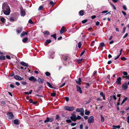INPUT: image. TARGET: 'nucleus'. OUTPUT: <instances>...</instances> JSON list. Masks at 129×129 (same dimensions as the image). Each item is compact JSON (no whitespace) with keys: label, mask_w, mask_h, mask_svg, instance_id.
Segmentation results:
<instances>
[{"label":"nucleus","mask_w":129,"mask_h":129,"mask_svg":"<svg viewBox=\"0 0 129 129\" xmlns=\"http://www.w3.org/2000/svg\"><path fill=\"white\" fill-rule=\"evenodd\" d=\"M2 9L4 13L5 14L8 15L10 14V10L7 3H4L3 4Z\"/></svg>","instance_id":"1"},{"label":"nucleus","mask_w":129,"mask_h":129,"mask_svg":"<svg viewBox=\"0 0 129 129\" xmlns=\"http://www.w3.org/2000/svg\"><path fill=\"white\" fill-rule=\"evenodd\" d=\"M64 109L66 110H67L69 111H73L75 108L73 107H69L67 106H66L64 107Z\"/></svg>","instance_id":"2"},{"label":"nucleus","mask_w":129,"mask_h":129,"mask_svg":"<svg viewBox=\"0 0 129 129\" xmlns=\"http://www.w3.org/2000/svg\"><path fill=\"white\" fill-rule=\"evenodd\" d=\"M88 122L89 123L94 122V118L93 116H91L89 118Z\"/></svg>","instance_id":"3"},{"label":"nucleus","mask_w":129,"mask_h":129,"mask_svg":"<svg viewBox=\"0 0 129 129\" xmlns=\"http://www.w3.org/2000/svg\"><path fill=\"white\" fill-rule=\"evenodd\" d=\"M123 89L124 90H126L128 88V85L126 82L124 83L122 86Z\"/></svg>","instance_id":"4"},{"label":"nucleus","mask_w":129,"mask_h":129,"mask_svg":"<svg viewBox=\"0 0 129 129\" xmlns=\"http://www.w3.org/2000/svg\"><path fill=\"white\" fill-rule=\"evenodd\" d=\"M8 117L9 119H12L14 117V116L12 113L10 112L8 114Z\"/></svg>","instance_id":"5"},{"label":"nucleus","mask_w":129,"mask_h":129,"mask_svg":"<svg viewBox=\"0 0 129 129\" xmlns=\"http://www.w3.org/2000/svg\"><path fill=\"white\" fill-rule=\"evenodd\" d=\"M67 31V29L66 28V27L64 26H62L61 29L60 31V33L61 34H62L64 32H66Z\"/></svg>","instance_id":"6"},{"label":"nucleus","mask_w":129,"mask_h":129,"mask_svg":"<svg viewBox=\"0 0 129 129\" xmlns=\"http://www.w3.org/2000/svg\"><path fill=\"white\" fill-rule=\"evenodd\" d=\"M29 80L31 81H33L34 82L37 81V79L36 78L33 76H32L29 78Z\"/></svg>","instance_id":"7"},{"label":"nucleus","mask_w":129,"mask_h":129,"mask_svg":"<svg viewBox=\"0 0 129 129\" xmlns=\"http://www.w3.org/2000/svg\"><path fill=\"white\" fill-rule=\"evenodd\" d=\"M121 77H118L116 81V83L118 84L119 85L121 83Z\"/></svg>","instance_id":"8"},{"label":"nucleus","mask_w":129,"mask_h":129,"mask_svg":"<svg viewBox=\"0 0 129 129\" xmlns=\"http://www.w3.org/2000/svg\"><path fill=\"white\" fill-rule=\"evenodd\" d=\"M71 119L74 121H76L77 120L76 116L75 115H72L71 117Z\"/></svg>","instance_id":"9"},{"label":"nucleus","mask_w":129,"mask_h":129,"mask_svg":"<svg viewBox=\"0 0 129 129\" xmlns=\"http://www.w3.org/2000/svg\"><path fill=\"white\" fill-rule=\"evenodd\" d=\"M14 78L17 80H21L22 79L21 77L19 76L16 75L14 76Z\"/></svg>","instance_id":"10"},{"label":"nucleus","mask_w":129,"mask_h":129,"mask_svg":"<svg viewBox=\"0 0 129 129\" xmlns=\"http://www.w3.org/2000/svg\"><path fill=\"white\" fill-rule=\"evenodd\" d=\"M77 91H79L80 93H82V91L81 89V88L78 86H77Z\"/></svg>","instance_id":"11"},{"label":"nucleus","mask_w":129,"mask_h":129,"mask_svg":"<svg viewBox=\"0 0 129 129\" xmlns=\"http://www.w3.org/2000/svg\"><path fill=\"white\" fill-rule=\"evenodd\" d=\"M25 12L24 11L21 9V16H24L25 14Z\"/></svg>","instance_id":"12"},{"label":"nucleus","mask_w":129,"mask_h":129,"mask_svg":"<svg viewBox=\"0 0 129 129\" xmlns=\"http://www.w3.org/2000/svg\"><path fill=\"white\" fill-rule=\"evenodd\" d=\"M44 80V79H40L39 78L38 79V81L39 84L43 83Z\"/></svg>","instance_id":"13"},{"label":"nucleus","mask_w":129,"mask_h":129,"mask_svg":"<svg viewBox=\"0 0 129 129\" xmlns=\"http://www.w3.org/2000/svg\"><path fill=\"white\" fill-rule=\"evenodd\" d=\"M20 63L23 66L25 67H27L28 66V63H26L23 61H22Z\"/></svg>","instance_id":"14"},{"label":"nucleus","mask_w":129,"mask_h":129,"mask_svg":"<svg viewBox=\"0 0 129 129\" xmlns=\"http://www.w3.org/2000/svg\"><path fill=\"white\" fill-rule=\"evenodd\" d=\"M19 121L17 119H15L14 121V124L16 125H18L20 124Z\"/></svg>","instance_id":"15"},{"label":"nucleus","mask_w":129,"mask_h":129,"mask_svg":"<svg viewBox=\"0 0 129 129\" xmlns=\"http://www.w3.org/2000/svg\"><path fill=\"white\" fill-rule=\"evenodd\" d=\"M76 81L77 84L78 85H80L81 82V80L80 78H79L78 80H76Z\"/></svg>","instance_id":"16"},{"label":"nucleus","mask_w":129,"mask_h":129,"mask_svg":"<svg viewBox=\"0 0 129 129\" xmlns=\"http://www.w3.org/2000/svg\"><path fill=\"white\" fill-rule=\"evenodd\" d=\"M100 95L101 96L103 97V99L105 100H106L105 95L103 92H101L100 93Z\"/></svg>","instance_id":"17"},{"label":"nucleus","mask_w":129,"mask_h":129,"mask_svg":"<svg viewBox=\"0 0 129 129\" xmlns=\"http://www.w3.org/2000/svg\"><path fill=\"white\" fill-rule=\"evenodd\" d=\"M84 109L83 108H77L76 110V111L77 112H82L83 110Z\"/></svg>","instance_id":"18"},{"label":"nucleus","mask_w":129,"mask_h":129,"mask_svg":"<svg viewBox=\"0 0 129 129\" xmlns=\"http://www.w3.org/2000/svg\"><path fill=\"white\" fill-rule=\"evenodd\" d=\"M55 53V52H52L49 53V55L50 56V58H54V57L53 56H52L51 55L54 54Z\"/></svg>","instance_id":"19"},{"label":"nucleus","mask_w":129,"mask_h":129,"mask_svg":"<svg viewBox=\"0 0 129 129\" xmlns=\"http://www.w3.org/2000/svg\"><path fill=\"white\" fill-rule=\"evenodd\" d=\"M28 32H25L24 31H23L21 34V37H22L24 36L25 35H27L28 34Z\"/></svg>","instance_id":"20"},{"label":"nucleus","mask_w":129,"mask_h":129,"mask_svg":"<svg viewBox=\"0 0 129 129\" xmlns=\"http://www.w3.org/2000/svg\"><path fill=\"white\" fill-rule=\"evenodd\" d=\"M22 30V27L19 28L17 30V32L18 33H20Z\"/></svg>","instance_id":"21"},{"label":"nucleus","mask_w":129,"mask_h":129,"mask_svg":"<svg viewBox=\"0 0 129 129\" xmlns=\"http://www.w3.org/2000/svg\"><path fill=\"white\" fill-rule=\"evenodd\" d=\"M46 83L48 86L52 88H53V87L51 85L49 82H46Z\"/></svg>","instance_id":"22"},{"label":"nucleus","mask_w":129,"mask_h":129,"mask_svg":"<svg viewBox=\"0 0 129 129\" xmlns=\"http://www.w3.org/2000/svg\"><path fill=\"white\" fill-rule=\"evenodd\" d=\"M79 14L81 16H82L84 15V10H81L79 12Z\"/></svg>","instance_id":"23"},{"label":"nucleus","mask_w":129,"mask_h":129,"mask_svg":"<svg viewBox=\"0 0 129 129\" xmlns=\"http://www.w3.org/2000/svg\"><path fill=\"white\" fill-rule=\"evenodd\" d=\"M5 56L3 55H1L0 56V59L3 60H4L5 59Z\"/></svg>","instance_id":"24"},{"label":"nucleus","mask_w":129,"mask_h":129,"mask_svg":"<svg viewBox=\"0 0 129 129\" xmlns=\"http://www.w3.org/2000/svg\"><path fill=\"white\" fill-rule=\"evenodd\" d=\"M127 97H125L122 101V103L121 104V105L124 102L127 100Z\"/></svg>","instance_id":"25"},{"label":"nucleus","mask_w":129,"mask_h":129,"mask_svg":"<svg viewBox=\"0 0 129 129\" xmlns=\"http://www.w3.org/2000/svg\"><path fill=\"white\" fill-rule=\"evenodd\" d=\"M83 59H78L77 60V61L78 63H80L82 62Z\"/></svg>","instance_id":"26"},{"label":"nucleus","mask_w":129,"mask_h":129,"mask_svg":"<svg viewBox=\"0 0 129 129\" xmlns=\"http://www.w3.org/2000/svg\"><path fill=\"white\" fill-rule=\"evenodd\" d=\"M90 113L89 111H87L86 109L85 110V114L86 115H88Z\"/></svg>","instance_id":"27"},{"label":"nucleus","mask_w":129,"mask_h":129,"mask_svg":"<svg viewBox=\"0 0 129 129\" xmlns=\"http://www.w3.org/2000/svg\"><path fill=\"white\" fill-rule=\"evenodd\" d=\"M28 40V39L27 37H25L23 40L22 41L24 43H25L27 42Z\"/></svg>","instance_id":"28"},{"label":"nucleus","mask_w":129,"mask_h":129,"mask_svg":"<svg viewBox=\"0 0 129 129\" xmlns=\"http://www.w3.org/2000/svg\"><path fill=\"white\" fill-rule=\"evenodd\" d=\"M110 98H111V99H112V98H113V99L115 100H116V96L114 95L111 96Z\"/></svg>","instance_id":"29"},{"label":"nucleus","mask_w":129,"mask_h":129,"mask_svg":"<svg viewBox=\"0 0 129 129\" xmlns=\"http://www.w3.org/2000/svg\"><path fill=\"white\" fill-rule=\"evenodd\" d=\"M113 128H118V129H119L120 128V125H118L117 126L113 125Z\"/></svg>","instance_id":"30"},{"label":"nucleus","mask_w":129,"mask_h":129,"mask_svg":"<svg viewBox=\"0 0 129 129\" xmlns=\"http://www.w3.org/2000/svg\"><path fill=\"white\" fill-rule=\"evenodd\" d=\"M51 41L50 40H47L46 41V44H47L50 43Z\"/></svg>","instance_id":"31"},{"label":"nucleus","mask_w":129,"mask_h":129,"mask_svg":"<svg viewBox=\"0 0 129 129\" xmlns=\"http://www.w3.org/2000/svg\"><path fill=\"white\" fill-rule=\"evenodd\" d=\"M56 34H54L53 35H51V37H53L55 40H56Z\"/></svg>","instance_id":"32"},{"label":"nucleus","mask_w":129,"mask_h":129,"mask_svg":"<svg viewBox=\"0 0 129 129\" xmlns=\"http://www.w3.org/2000/svg\"><path fill=\"white\" fill-rule=\"evenodd\" d=\"M78 47L79 48H80L82 44L81 42H79L78 44Z\"/></svg>","instance_id":"33"},{"label":"nucleus","mask_w":129,"mask_h":129,"mask_svg":"<svg viewBox=\"0 0 129 129\" xmlns=\"http://www.w3.org/2000/svg\"><path fill=\"white\" fill-rule=\"evenodd\" d=\"M49 117H47L46 119L44 121V122L45 123L49 122Z\"/></svg>","instance_id":"34"},{"label":"nucleus","mask_w":129,"mask_h":129,"mask_svg":"<svg viewBox=\"0 0 129 129\" xmlns=\"http://www.w3.org/2000/svg\"><path fill=\"white\" fill-rule=\"evenodd\" d=\"M44 33L45 35H48L49 34V33L48 31H44Z\"/></svg>","instance_id":"35"},{"label":"nucleus","mask_w":129,"mask_h":129,"mask_svg":"<svg viewBox=\"0 0 129 129\" xmlns=\"http://www.w3.org/2000/svg\"><path fill=\"white\" fill-rule=\"evenodd\" d=\"M49 4L50 5H52V6H54L55 4L54 2H53L52 1H50Z\"/></svg>","instance_id":"36"},{"label":"nucleus","mask_w":129,"mask_h":129,"mask_svg":"<svg viewBox=\"0 0 129 129\" xmlns=\"http://www.w3.org/2000/svg\"><path fill=\"white\" fill-rule=\"evenodd\" d=\"M5 20V19L3 17L0 19V20L3 22H4Z\"/></svg>","instance_id":"37"},{"label":"nucleus","mask_w":129,"mask_h":129,"mask_svg":"<svg viewBox=\"0 0 129 129\" xmlns=\"http://www.w3.org/2000/svg\"><path fill=\"white\" fill-rule=\"evenodd\" d=\"M100 46L102 47H104L105 46V44L103 43H101L100 44Z\"/></svg>","instance_id":"38"},{"label":"nucleus","mask_w":129,"mask_h":129,"mask_svg":"<svg viewBox=\"0 0 129 129\" xmlns=\"http://www.w3.org/2000/svg\"><path fill=\"white\" fill-rule=\"evenodd\" d=\"M43 8V7L42 6H40L38 8L39 11L41 10Z\"/></svg>","instance_id":"39"},{"label":"nucleus","mask_w":129,"mask_h":129,"mask_svg":"<svg viewBox=\"0 0 129 129\" xmlns=\"http://www.w3.org/2000/svg\"><path fill=\"white\" fill-rule=\"evenodd\" d=\"M122 73L123 74V75L125 76H126L128 75L127 73L126 72H123Z\"/></svg>","instance_id":"40"},{"label":"nucleus","mask_w":129,"mask_h":129,"mask_svg":"<svg viewBox=\"0 0 129 129\" xmlns=\"http://www.w3.org/2000/svg\"><path fill=\"white\" fill-rule=\"evenodd\" d=\"M95 43V41H92L91 42L90 45L91 46H93L94 45Z\"/></svg>","instance_id":"41"},{"label":"nucleus","mask_w":129,"mask_h":129,"mask_svg":"<svg viewBox=\"0 0 129 129\" xmlns=\"http://www.w3.org/2000/svg\"><path fill=\"white\" fill-rule=\"evenodd\" d=\"M104 120V117L102 115H101V121L102 122H103Z\"/></svg>","instance_id":"42"},{"label":"nucleus","mask_w":129,"mask_h":129,"mask_svg":"<svg viewBox=\"0 0 129 129\" xmlns=\"http://www.w3.org/2000/svg\"><path fill=\"white\" fill-rule=\"evenodd\" d=\"M45 74L47 76H48L50 75V74L49 72H47L45 73Z\"/></svg>","instance_id":"43"},{"label":"nucleus","mask_w":129,"mask_h":129,"mask_svg":"<svg viewBox=\"0 0 129 129\" xmlns=\"http://www.w3.org/2000/svg\"><path fill=\"white\" fill-rule=\"evenodd\" d=\"M56 94V93H55L53 92L51 94V95L52 96H55Z\"/></svg>","instance_id":"44"},{"label":"nucleus","mask_w":129,"mask_h":129,"mask_svg":"<svg viewBox=\"0 0 129 129\" xmlns=\"http://www.w3.org/2000/svg\"><path fill=\"white\" fill-rule=\"evenodd\" d=\"M123 8L125 10H127L126 7V6L125 5H123Z\"/></svg>","instance_id":"45"},{"label":"nucleus","mask_w":129,"mask_h":129,"mask_svg":"<svg viewBox=\"0 0 129 129\" xmlns=\"http://www.w3.org/2000/svg\"><path fill=\"white\" fill-rule=\"evenodd\" d=\"M87 21V19H85V20H83L82 21V23H83L84 24V23H85Z\"/></svg>","instance_id":"46"},{"label":"nucleus","mask_w":129,"mask_h":129,"mask_svg":"<svg viewBox=\"0 0 129 129\" xmlns=\"http://www.w3.org/2000/svg\"><path fill=\"white\" fill-rule=\"evenodd\" d=\"M28 22L31 24H33V22L32 21V20L31 19H30L29 20Z\"/></svg>","instance_id":"47"},{"label":"nucleus","mask_w":129,"mask_h":129,"mask_svg":"<svg viewBox=\"0 0 129 129\" xmlns=\"http://www.w3.org/2000/svg\"><path fill=\"white\" fill-rule=\"evenodd\" d=\"M63 58L65 60H66L67 59H68V56L67 55L63 57Z\"/></svg>","instance_id":"48"},{"label":"nucleus","mask_w":129,"mask_h":129,"mask_svg":"<svg viewBox=\"0 0 129 129\" xmlns=\"http://www.w3.org/2000/svg\"><path fill=\"white\" fill-rule=\"evenodd\" d=\"M66 121L68 123H70L72 122L71 119H67L66 120Z\"/></svg>","instance_id":"49"},{"label":"nucleus","mask_w":129,"mask_h":129,"mask_svg":"<svg viewBox=\"0 0 129 129\" xmlns=\"http://www.w3.org/2000/svg\"><path fill=\"white\" fill-rule=\"evenodd\" d=\"M84 110H83L82 111V112H80V115H81L83 116L84 115Z\"/></svg>","instance_id":"50"},{"label":"nucleus","mask_w":129,"mask_h":129,"mask_svg":"<svg viewBox=\"0 0 129 129\" xmlns=\"http://www.w3.org/2000/svg\"><path fill=\"white\" fill-rule=\"evenodd\" d=\"M64 98H65V100L67 102H68L69 101V98L68 97H65Z\"/></svg>","instance_id":"51"},{"label":"nucleus","mask_w":129,"mask_h":129,"mask_svg":"<svg viewBox=\"0 0 129 129\" xmlns=\"http://www.w3.org/2000/svg\"><path fill=\"white\" fill-rule=\"evenodd\" d=\"M121 59L122 60H125L126 59V58L124 57H122L121 58Z\"/></svg>","instance_id":"52"},{"label":"nucleus","mask_w":129,"mask_h":129,"mask_svg":"<svg viewBox=\"0 0 129 129\" xmlns=\"http://www.w3.org/2000/svg\"><path fill=\"white\" fill-rule=\"evenodd\" d=\"M10 21H13L14 20V18H13L12 17H11L10 18Z\"/></svg>","instance_id":"53"},{"label":"nucleus","mask_w":129,"mask_h":129,"mask_svg":"<svg viewBox=\"0 0 129 129\" xmlns=\"http://www.w3.org/2000/svg\"><path fill=\"white\" fill-rule=\"evenodd\" d=\"M6 58L8 59H10L11 58L10 57V56L8 55H6Z\"/></svg>","instance_id":"54"},{"label":"nucleus","mask_w":129,"mask_h":129,"mask_svg":"<svg viewBox=\"0 0 129 129\" xmlns=\"http://www.w3.org/2000/svg\"><path fill=\"white\" fill-rule=\"evenodd\" d=\"M128 35V34L127 33H126L124 36L123 37V38H126Z\"/></svg>","instance_id":"55"},{"label":"nucleus","mask_w":129,"mask_h":129,"mask_svg":"<svg viewBox=\"0 0 129 129\" xmlns=\"http://www.w3.org/2000/svg\"><path fill=\"white\" fill-rule=\"evenodd\" d=\"M81 117L79 116H77V117H76V119L77 120V119H81Z\"/></svg>","instance_id":"56"},{"label":"nucleus","mask_w":129,"mask_h":129,"mask_svg":"<svg viewBox=\"0 0 129 129\" xmlns=\"http://www.w3.org/2000/svg\"><path fill=\"white\" fill-rule=\"evenodd\" d=\"M84 52H85V50H84L83 51H82L81 53L80 54V56H82L83 54H84Z\"/></svg>","instance_id":"57"},{"label":"nucleus","mask_w":129,"mask_h":129,"mask_svg":"<svg viewBox=\"0 0 129 129\" xmlns=\"http://www.w3.org/2000/svg\"><path fill=\"white\" fill-rule=\"evenodd\" d=\"M21 83L24 85H25L27 84L26 82L25 81H23L22 82H21Z\"/></svg>","instance_id":"58"},{"label":"nucleus","mask_w":129,"mask_h":129,"mask_svg":"<svg viewBox=\"0 0 129 129\" xmlns=\"http://www.w3.org/2000/svg\"><path fill=\"white\" fill-rule=\"evenodd\" d=\"M127 122L129 123V115L127 117Z\"/></svg>","instance_id":"59"},{"label":"nucleus","mask_w":129,"mask_h":129,"mask_svg":"<svg viewBox=\"0 0 129 129\" xmlns=\"http://www.w3.org/2000/svg\"><path fill=\"white\" fill-rule=\"evenodd\" d=\"M76 124V123H72L71 124V125L72 126H74Z\"/></svg>","instance_id":"60"},{"label":"nucleus","mask_w":129,"mask_h":129,"mask_svg":"<svg viewBox=\"0 0 129 129\" xmlns=\"http://www.w3.org/2000/svg\"><path fill=\"white\" fill-rule=\"evenodd\" d=\"M53 121V118H49V122H52Z\"/></svg>","instance_id":"61"},{"label":"nucleus","mask_w":129,"mask_h":129,"mask_svg":"<svg viewBox=\"0 0 129 129\" xmlns=\"http://www.w3.org/2000/svg\"><path fill=\"white\" fill-rule=\"evenodd\" d=\"M10 86L12 88H13L15 87V85L12 84H10Z\"/></svg>","instance_id":"62"},{"label":"nucleus","mask_w":129,"mask_h":129,"mask_svg":"<svg viewBox=\"0 0 129 129\" xmlns=\"http://www.w3.org/2000/svg\"><path fill=\"white\" fill-rule=\"evenodd\" d=\"M15 84L17 86H19L20 85L19 83L18 82H15Z\"/></svg>","instance_id":"63"},{"label":"nucleus","mask_w":129,"mask_h":129,"mask_svg":"<svg viewBox=\"0 0 129 129\" xmlns=\"http://www.w3.org/2000/svg\"><path fill=\"white\" fill-rule=\"evenodd\" d=\"M80 129H83V126L82 124H81L80 125Z\"/></svg>","instance_id":"64"}]
</instances>
